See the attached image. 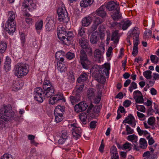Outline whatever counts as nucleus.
<instances>
[{"instance_id": "nucleus-1", "label": "nucleus", "mask_w": 159, "mask_h": 159, "mask_svg": "<svg viewBox=\"0 0 159 159\" xmlns=\"http://www.w3.org/2000/svg\"><path fill=\"white\" fill-rule=\"evenodd\" d=\"M16 116L11 106L4 105L0 107V129L5 127L6 122L15 120Z\"/></svg>"}, {"instance_id": "nucleus-2", "label": "nucleus", "mask_w": 159, "mask_h": 159, "mask_svg": "<svg viewBox=\"0 0 159 159\" xmlns=\"http://www.w3.org/2000/svg\"><path fill=\"white\" fill-rule=\"evenodd\" d=\"M43 89L44 91L40 87H37L35 89V95L34 98L38 102L42 103L45 98H48L54 94V91L53 86Z\"/></svg>"}, {"instance_id": "nucleus-3", "label": "nucleus", "mask_w": 159, "mask_h": 159, "mask_svg": "<svg viewBox=\"0 0 159 159\" xmlns=\"http://www.w3.org/2000/svg\"><path fill=\"white\" fill-rule=\"evenodd\" d=\"M13 71L18 78H22L29 73V66L26 63L18 62L14 66Z\"/></svg>"}, {"instance_id": "nucleus-4", "label": "nucleus", "mask_w": 159, "mask_h": 159, "mask_svg": "<svg viewBox=\"0 0 159 159\" xmlns=\"http://www.w3.org/2000/svg\"><path fill=\"white\" fill-rule=\"evenodd\" d=\"M57 13L58 19L60 22L66 23L68 21L69 19L68 13L63 4L59 7Z\"/></svg>"}, {"instance_id": "nucleus-5", "label": "nucleus", "mask_w": 159, "mask_h": 159, "mask_svg": "<svg viewBox=\"0 0 159 159\" xmlns=\"http://www.w3.org/2000/svg\"><path fill=\"white\" fill-rule=\"evenodd\" d=\"M68 126L71 131L73 138L77 140L80 137L82 131L76 121L68 124Z\"/></svg>"}, {"instance_id": "nucleus-6", "label": "nucleus", "mask_w": 159, "mask_h": 159, "mask_svg": "<svg viewBox=\"0 0 159 159\" xmlns=\"http://www.w3.org/2000/svg\"><path fill=\"white\" fill-rule=\"evenodd\" d=\"M99 89L97 95H95V90L93 88H90L88 91L87 96L89 99L93 100L95 104H98L100 102L102 94V91Z\"/></svg>"}, {"instance_id": "nucleus-7", "label": "nucleus", "mask_w": 159, "mask_h": 159, "mask_svg": "<svg viewBox=\"0 0 159 159\" xmlns=\"http://www.w3.org/2000/svg\"><path fill=\"white\" fill-rule=\"evenodd\" d=\"M80 62L84 68L88 69L89 68L91 62L88 60L87 55L84 50H81L80 52Z\"/></svg>"}, {"instance_id": "nucleus-8", "label": "nucleus", "mask_w": 159, "mask_h": 159, "mask_svg": "<svg viewBox=\"0 0 159 159\" xmlns=\"http://www.w3.org/2000/svg\"><path fill=\"white\" fill-rule=\"evenodd\" d=\"M5 30L9 34H12L16 30L15 23L7 20L5 23Z\"/></svg>"}, {"instance_id": "nucleus-9", "label": "nucleus", "mask_w": 159, "mask_h": 159, "mask_svg": "<svg viewBox=\"0 0 159 159\" xmlns=\"http://www.w3.org/2000/svg\"><path fill=\"white\" fill-rule=\"evenodd\" d=\"M46 19L48 21L46 26V30L50 31L54 30L55 28V24H56L54 17L52 16H48Z\"/></svg>"}, {"instance_id": "nucleus-10", "label": "nucleus", "mask_w": 159, "mask_h": 159, "mask_svg": "<svg viewBox=\"0 0 159 159\" xmlns=\"http://www.w3.org/2000/svg\"><path fill=\"white\" fill-rule=\"evenodd\" d=\"M88 106L85 102L82 101L75 105L74 110L76 112H81L85 111Z\"/></svg>"}, {"instance_id": "nucleus-11", "label": "nucleus", "mask_w": 159, "mask_h": 159, "mask_svg": "<svg viewBox=\"0 0 159 159\" xmlns=\"http://www.w3.org/2000/svg\"><path fill=\"white\" fill-rule=\"evenodd\" d=\"M106 7L109 11H114L119 9V5L113 1H111L107 2L106 5Z\"/></svg>"}, {"instance_id": "nucleus-12", "label": "nucleus", "mask_w": 159, "mask_h": 159, "mask_svg": "<svg viewBox=\"0 0 159 159\" xmlns=\"http://www.w3.org/2000/svg\"><path fill=\"white\" fill-rule=\"evenodd\" d=\"M127 139L128 140L135 143V144H134V149L137 151L139 150V147L137 146L138 143L137 142L138 140V137L137 136L134 134L129 135L127 137Z\"/></svg>"}, {"instance_id": "nucleus-13", "label": "nucleus", "mask_w": 159, "mask_h": 159, "mask_svg": "<svg viewBox=\"0 0 159 159\" xmlns=\"http://www.w3.org/2000/svg\"><path fill=\"white\" fill-rule=\"evenodd\" d=\"M154 150H151V151H147L143 154V159H157V155L153 152Z\"/></svg>"}, {"instance_id": "nucleus-14", "label": "nucleus", "mask_w": 159, "mask_h": 159, "mask_svg": "<svg viewBox=\"0 0 159 159\" xmlns=\"http://www.w3.org/2000/svg\"><path fill=\"white\" fill-rule=\"evenodd\" d=\"M123 122L130 124L132 127H135L136 125L135 118L130 114H129L128 116L125 118Z\"/></svg>"}, {"instance_id": "nucleus-15", "label": "nucleus", "mask_w": 159, "mask_h": 159, "mask_svg": "<svg viewBox=\"0 0 159 159\" xmlns=\"http://www.w3.org/2000/svg\"><path fill=\"white\" fill-rule=\"evenodd\" d=\"M63 98V95L61 93H58L55 95L52 98H50L49 103L53 105L59 101L62 100Z\"/></svg>"}, {"instance_id": "nucleus-16", "label": "nucleus", "mask_w": 159, "mask_h": 159, "mask_svg": "<svg viewBox=\"0 0 159 159\" xmlns=\"http://www.w3.org/2000/svg\"><path fill=\"white\" fill-rule=\"evenodd\" d=\"M66 39H64V44L67 45H69L71 41L74 37L73 32L71 31H66Z\"/></svg>"}, {"instance_id": "nucleus-17", "label": "nucleus", "mask_w": 159, "mask_h": 159, "mask_svg": "<svg viewBox=\"0 0 159 159\" xmlns=\"http://www.w3.org/2000/svg\"><path fill=\"white\" fill-rule=\"evenodd\" d=\"M66 55L65 52L62 50H60L56 52L55 54V58L58 61L57 62H63L64 58L63 57Z\"/></svg>"}, {"instance_id": "nucleus-18", "label": "nucleus", "mask_w": 159, "mask_h": 159, "mask_svg": "<svg viewBox=\"0 0 159 159\" xmlns=\"http://www.w3.org/2000/svg\"><path fill=\"white\" fill-rule=\"evenodd\" d=\"M11 60L10 58L8 56L6 57L4 66V70L5 72H7L11 70Z\"/></svg>"}, {"instance_id": "nucleus-19", "label": "nucleus", "mask_w": 159, "mask_h": 159, "mask_svg": "<svg viewBox=\"0 0 159 159\" xmlns=\"http://www.w3.org/2000/svg\"><path fill=\"white\" fill-rule=\"evenodd\" d=\"M112 18L114 20H117L121 19L122 15L120 11V8L113 11L111 13Z\"/></svg>"}, {"instance_id": "nucleus-20", "label": "nucleus", "mask_w": 159, "mask_h": 159, "mask_svg": "<svg viewBox=\"0 0 159 159\" xmlns=\"http://www.w3.org/2000/svg\"><path fill=\"white\" fill-rule=\"evenodd\" d=\"M92 20V17L90 16H89L85 17L81 20L82 25L84 27H87L91 24Z\"/></svg>"}, {"instance_id": "nucleus-21", "label": "nucleus", "mask_w": 159, "mask_h": 159, "mask_svg": "<svg viewBox=\"0 0 159 159\" xmlns=\"http://www.w3.org/2000/svg\"><path fill=\"white\" fill-rule=\"evenodd\" d=\"M139 30L137 27H134L132 30H131L128 33V34L132 38L139 37Z\"/></svg>"}, {"instance_id": "nucleus-22", "label": "nucleus", "mask_w": 159, "mask_h": 159, "mask_svg": "<svg viewBox=\"0 0 159 159\" xmlns=\"http://www.w3.org/2000/svg\"><path fill=\"white\" fill-rule=\"evenodd\" d=\"M103 21L102 19L99 18V17L96 18L93 21V24L91 26L92 30L93 31L97 29L98 25Z\"/></svg>"}, {"instance_id": "nucleus-23", "label": "nucleus", "mask_w": 159, "mask_h": 159, "mask_svg": "<svg viewBox=\"0 0 159 159\" xmlns=\"http://www.w3.org/2000/svg\"><path fill=\"white\" fill-rule=\"evenodd\" d=\"M105 5H102L98 9H97L96 11L99 16H100L102 17H103L106 16L107 13L105 11Z\"/></svg>"}, {"instance_id": "nucleus-24", "label": "nucleus", "mask_w": 159, "mask_h": 159, "mask_svg": "<svg viewBox=\"0 0 159 159\" xmlns=\"http://www.w3.org/2000/svg\"><path fill=\"white\" fill-rule=\"evenodd\" d=\"M94 0H82L80 3L81 7H86L91 5Z\"/></svg>"}, {"instance_id": "nucleus-25", "label": "nucleus", "mask_w": 159, "mask_h": 159, "mask_svg": "<svg viewBox=\"0 0 159 159\" xmlns=\"http://www.w3.org/2000/svg\"><path fill=\"white\" fill-rule=\"evenodd\" d=\"M18 80L14 81L12 85V90L16 91L20 89L22 87V84Z\"/></svg>"}, {"instance_id": "nucleus-26", "label": "nucleus", "mask_w": 159, "mask_h": 159, "mask_svg": "<svg viewBox=\"0 0 159 159\" xmlns=\"http://www.w3.org/2000/svg\"><path fill=\"white\" fill-rule=\"evenodd\" d=\"M118 30H117L112 32L111 40V41H114L115 43H117L119 41V37L118 36Z\"/></svg>"}, {"instance_id": "nucleus-27", "label": "nucleus", "mask_w": 159, "mask_h": 159, "mask_svg": "<svg viewBox=\"0 0 159 159\" xmlns=\"http://www.w3.org/2000/svg\"><path fill=\"white\" fill-rule=\"evenodd\" d=\"M63 62H59L57 63V68L61 72H64L67 70L66 66L63 64Z\"/></svg>"}, {"instance_id": "nucleus-28", "label": "nucleus", "mask_w": 159, "mask_h": 159, "mask_svg": "<svg viewBox=\"0 0 159 159\" xmlns=\"http://www.w3.org/2000/svg\"><path fill=\"white\" fill-rule=\"evenodd\" d=\"M88 79V75L85 73L83 72L80 75L79 77L78 78L77 81L79 83L81 82H84L86 81Z\"/></svg>"}, {"instance_id": "nucleus-29", "label": "nucleus", "mask_w": 159, "mask_h": 159, "mask_svg": "<svg viewBox=\"0 0 159 159\" xmlns=\"http://www.w3.org/2000/svg\"><path fill=\"white\" fill-rule=\"evenodd\" d=\"M98 34L96 32L93 33L90 37V42L93 44H96L98 41Z\"/></svg>"}, {"instance_id": "nucleus-30", "label": "nucleus", "mask_w": 159, "mask_h": 159, "mask_svg": "<svg viewBox=\"0 0 159 159\" xmlns=\"http://www.w3.org/2000/svg\"><path fill=\"white\" fill-rule=\"evenodd\" d=\"M94 56L96 60L100 61L102 58L101 51L98 49L95 50L94 52Z\"/></svg>"}, {"instance_id": "nucleus-31", "label": "nucleus", "mask_w": 159, "mask_h": 159, "mask_svg": "<svg viewBox=\"0 0 159 159\" xmlns=\"http://www.w3.org/2000/svg\"><path fill=\"white\" fill-rule=\"evenodd\" d=\"M32 2V0H24L22 6V11H26L25 9L29 8L30 4Z\"/></svg>"}, {"instance_id": "nucleus-32", "label": "nucleus", "mask_w": 159, "mask_h": 159, "mask_svg": "<svg viewBox=\"0 0 159 159\" xmlns=\"http://www.w3.org/2000/svg\"><path fill=\"white\" fill-rule=\"evenodd\" d=\"M79 43L83 49L86 48L89 45L87 40L84 38H82L79 40Z\"/></svg>"}, {"instance_id": "nucleus-33", "label": "nucleus", "mask_w": 159, "mask_h": 159, "mask_svg": "<svg viewBox=\"0 0 159 159\" xmlns=\"http://www.w3.org/2000/svg\"><path fill=\"white\" fill-rule=\"evenodd\" d=\"M70 98V101L72 105H74L76 102L80 100V97L79 95H77L75 96H71Z\"/></svg>"}, {"instance_id": "nucleus-34", "label": "nucleus", "mask_w": 159, "mask_h": 159, "mask_svg": "<svg viewBox=\"0 0 159 159\" xmlns=\"http://www.w3.org/2000/svg\"><path fill=\"white\" fill-rule=\"evenodd\" d=\"M104 69L103 71V74L104 75V72L106 75H109V70L110 69V65L109 63H107L104 64Z\"/></svg>"}, {"instance_id": "nucleus-35", "label": "nucleus", "mask_w": 159, "mask_h": 159, "mask_svg": "<svg viewBox=\"0 0 159 159\" xmlns=\"http://www.w3.org/2000/svg\"><path fill=\"white\" fill-rule=\"evenodd\" d=\"M7 48V44L3 41H0V52L3 53L6 51Z\"/></svg>"}, {"instance_id": "nucleus-36", "label": "nucleus", "mask_w": 159, "mask_h": 159, "mask_svg": "<svg viewBox=\"0 0 159 159\" xmlns=\"http://www.w3.org/2000/svg\"><path fill=\"white\" fill-rule=\"evenodd\" d=\"M51 83L50 80L47 78H45L44 80L43 84V89L48 88L49 87H52Z\"/></svg>"}, {"instance_id": "nucleus-37", "label": "nucleus", "mask_w": 159, "mask_h": 159, "mask_svg": "<svg viewBox=\"0 0 159 159\" xmlns=\"http://www.w3.org/2000/svg\"><path fill=\"white\" fill-rule=\"evenodd\" d=\"M136 129L138 134L140 136L143 135L144 136L146 137L149 134L147 131L141 129L139 126L137 127Z\"/></svg>"}, {"instance_id": "nucleus-38", "label": "nucleus", "mask_w": 159, "mask_h": 159, "mask_svg": "<svg viewBox=\"0 0 159 159\" xmlns=\"http://www.w3.org/2000/svg\"><path fill=\"white\" fill-rule=\"evenodd\" d=\"M25 15L28 16V17L25 18V21L29 25H32L34 22V20L30 17L31 15L29 13L26 12L25 13Z\"/></svg>"}, {"instance_id": "nucleus-39", "label": "nucleus", "mask_w": 159, "mask_h": 159, "mask_svg": "<svg viewBox=\"0 0 159 159\" xmlns=\"http://www.w3.org/2000/svg\"><path fill=\"white\" fill-rule=\"evenodd\" d=\"M64 111L63 107H61V106H57L54 109V113H56V115H57V113L61 114H62Z\"/></svg>"}, {"instance_id": "nucleus-40", "label": "nucleus", "mask_w": 159, "mask_h": 159, "mask_svg": "<svg viewBox=\"0 0 159 159\" xmlns=\"http://www.w3.org/2000/svg\"><path fill=\"white\" fill-rule=\"evenodd\" d=\"M152 31L149 30H147L144 32L143 35L144 38L145 39H148L151 38Z\"/></svg>"}, {"instance_id": "nucleus-41", "label": "nucleus", "mask_w": 159, "mask_h": 159, "mask_svg": "<svg viewBox=\"0 0 159 159\" xmlns=\"http://www.w3.org/2000/svg\"><path fill=\"white\" fill-rule=\"evenodd\" d=\"M121 25L120 23L114 22L111 23V27L112 29H119L121 28Z\"/></svg>"}, {"instance_id": "nucleus-42", "label": "nucleus", "mask_w": 159, "mask_h": 159, "mask_svg": "<svg viewBox=\"0 0 159 159\" xmlns=\"http://www.w3.org/2000/svg\"><path fill=\"white\" fill-rule=\"evenodd\" d=\"M139 144L141 148L143 149L146 148L147 144L146 140L144 138H141L139 140Z\"/></svg>"}, {"instance_id": "nucleus-43", "label": "nucleus", "mask_w": 159, "mask_h": 159, "mask_svg": "<svg viewBox=\"0 0 159 159\" xmlns=\"http://www.w3.org/2000/svg\"><path fill=\"white\" fill-rule=\"evenodd\" d=\"M43 22L42 20H40L39 21H37L35 24L36 30L38 32V30H41L43 27Z\"/></svg>"}, {"instance_id": "nucleus-44", "label": "nucleus", "mask_w": 159, "mask_h": 159, "mask_svg": "<svg viewBox=\"0 0 159 159\" xmlns=\"http://www.w3.org/2000/svg\"><path fill=\"white\" fill-rule=\"evenodd\" d=\"M79 117L83 124H85L86 123L87 115L85 113H83L81 114L79 116Z\"/></svg>"}, {"instance_id": "nucleus-45", "label": "nucleus", "mask_w": 159, "mask_h": 159, "mask_svg": "<svg viewBox=\"0 0 159 159\" xmlns=\"http://www.w3.org/2000/svg\"><path fill=\"white\" fill-rule=\"evenodd\" d=\"M66 33L65 28L62 25H59L57 28V34Z\"/></svg>"}, {"instance_id": "nucleus-46", "label": "nucleus", "mask_w": 159, "mask_h": 159, "mask_svg": "<svg viewBox=\"0 0 159 159\" xmlns=\"http://www.w3.org/2000/svg\"><path fill=\"white\" fill-rule=\"evenodd\" d=\"M131 24V22L129 20L124 21L122 26V29L123 30H126L130 26Z\"/></svg>"}, {"instance_id": "nucleus-47", "label": "nucleus", "mask_w": 159, "mask_h": 159, "mask_svg": "<svg viewBox=\"0 0 159 159\" xmlns=\"http://www.w3.org/2000/svg\"><path fill=\"white\" fill-rule=\"evenodd\" d=\"M8 14L10 15V16L8 20H9L12 22H15L14 21L16 16L15 13L13 11H10L8 12Z\"/></svg>"}, {"instance_id": "nucleus-48", "label": "nucleus", "mask_w": 159, "mask_h": 159, "mask_svg": "<svg viewBox=\"0 0 159 159\" xmlns=\"http://www.w3.org/2000/svg\"><path fill=\"white\" fill-rule=\"evenodd\" d=\"M56 114L54 113L55 121L57 123H59L62 120L63 115L62 114H60L57 113V115H56Z\"/></svg>"}, {"instance_id": "nucleus-49", "label": "nucleus", "mask_w": 159, "mask_h": 159, "mask_svg": "<svg viewBox=\"0 0 159 159\" xmlns=\"http://www.w3.org/2000/svg\"><path fill=\"white\" fill-rule=\"evenodd\" d=\"M152 72L150 70H146L143 73V76L147 79H150L151 78V74Z\"/></svg>"}, {"instance_id": "nucleus-50", "label": "nucleus", "mask_w": 159, "mask_h": 159, "mask_svg": "<svg viewBox=\"0 0 159 159\" xmlns=\"http://www.w3.org/2000/svg\"><path fill=\"white\" fill-rule=\"evenodd\" d=\"M137 88L136 83L134 82H132L130 84L128 90L130 93H132L133 89H136Z\"/></svg>"}, {"instance_id": "nucleus-51", "label": "nucleus", "mask_w": 159, "mask_h": 159, "mask_svg": "<svg viewBox=\"0 0 159 159\" xmlns=\"http://www.w3.org/2000/svg\"><path fill=\"white\" fill-rule=\"evenodd\" d=\"M131 148V144L128 142H126L123 144L122 149L123 150L128 149L130 150Z\"/></svg>"}, {"instance_id": "nucleus-52", "label": "nucleus", "mask_w": 159, "mask_h": 159, "mask_svg": "<svg viewBox=\"0 0 159 159\" xmlns=\"http://www.w3.org/2000/svg\"><path fill=\"white\" fill-rule=\"evenodd\" d=\"M85 33V28L82 27H80L78 30V36L82 37L84 34Z\"/></svg>"}, {"instance_id": "nucleus-53", "label": "nucleus", "mask_w": 159, "mask_h": 159, "mask_svg": "<svg viewBox=\"0 0 159 159\" xmlns=\"http://www.w3.org/2000/svg\"><path fill=\"white\" fill-rule=\"evenodd\" d=\"M20 37L21 46L23 47V48H24L25 41V35L24 34L22 33L20 34Z\"/></svg>"}, {"instance_id": "nucleus-54", "label": "nucleus", "mask_w": 159, "mask_h": 159, "mask_svg": "<svg viewBox=\"0 0 159 159\" xmlns=\"http://www.w3.org/2000/svg\"><path fill=\"white\" fill-rule=\"evenodd\" d=\"M150 59L152 62L153 63H157L158 60V57L155 55H152L150 56Z\"/></svg>"}, {"instance_id": "nucleus-55", "label": "nucleus", "mask_w": 159, "mask_h": 159, "mask_svg": "<svg viewBox=\"0 0 159 159\" xmlns=\"http://www.w3.org/2000/svg\"><path fill=\"white\" fill-rule=\"evenodd\" d=\"M147 139L148 140V144L149 145H151L154 143V140L152 137H150V134H149L146 137Z\"/></svg>"}, {"instance_id": "nucleus-56", "label": "nucleus", "mask_w": 159, "mask_h": 159, "mask_svg": "<svg viewBox=\"0 0 159 159\" xmlns=\"http://www.w3.org/2000/svg\"><path fill=\"white\" fill-rule=\"evenodd\" d=\"M66 33H61L59 34H57L58 38L59 39L62 41L63 43H64V39H66Z\"/></svg>"}, {"instance_id": "nucleus-57", "label": "nucleus", "mask_w": 159, "mask_h": 159, "mask_svg": "<svg viewBox=\"0 0 159 159\" xmlns=\"http://www.w3.org/2000/svg\"><path fill=\"white\" fill-rule=\"evenodd\" d=\"M65 55L66 58L70 60L73 59L75 57L74 54L70 52H68Z\"/></svg>"}, {"instance_id": "nucleus-58", "label": "nucleus", "mask_w": 159, "mask_h": 159, "mask_svg": "<svg viewBox=\"0 0 159 159\" xmlns=\"http://www.w3.org/2000/svg\"><path fill=\"white\" fill-rule=\"evenodd\" d=\"M134 99L135 100L136 102L137 103H142L144 101L143 95L134 98Z\"/></svg>"}, {"instance_id": "nucleus-59", "label": "nucleus", "mask_w": 159, "mask_h": 159, "mask_svg": "<svg viewBox=\"0 0 159 159\" xmlns=\"http://www.w3.org/2000/svg\"><path fill=\"white\" fill-rule=\"evenodd\" d=\"M125 130L127 132V134H131L134 132L133 129H131L130 127L127 125H126Z\"/></svg>"}, {"instance_id": "nucleus-60", "label": "nucleus", "mask_w": 159, "mask_h": 159, "mask_svg": "<svg viewBox=\"0 0 159 159\" xmlns=\"http://www.w3.org/2000/svg\"><path fill=\"white\" fill-rule=\"evenodd\" d=\"M110 152L111 155L112 154H116L118 153L117 149L115 146H112L110 148Z\"/></svg>"}, {"instance_id": "nucleus-61", "label": "nucleus", "mask_w": 159, "mask_h": 159, "mask_svg": "<svg viewBox=\"0 0 159 159\" xmlns=\"http://www.w3.org/2000/svg\"><path fill=\"white\" fill-rule=\"evenodd\" d=\"M141 92L139 90H136L133 93V96L134 98L142 95Z\"/></svg>"}, {"instance_id": "nucleus-62", "label": "nucleus", "mask_w": 159, "mask_h": 159, "mask_svg": "<svg viewBox=\"0 0 159 159\" xmlns=\"http://www.w3.org/2000/svg\"><path fill=\"white\" fill-rule=\"evenodd\" d=\"M0 159H13L12 156L8 153L4 154Z\"/></svg>"}, {"instance_id": "nucleus-63", "label": "nucleus", "mask_w": 159, "mask_h": 159, "mask_svg": "<svg viewBox=\"0 0 159 159\" xmlns=\"http://www.w3.org/2000/svg\"><path fill=\"white\" fill-rule=\"evenodd\" d=\"M137 109L141 112H144L145 111V108L144 106L143 105H136Z\"/></svg>"}, {"instance_id": "nucleus-64", "label": "nucleus", "mask_w": 159, "mask_h": 159, "mask_svg": "<svg viewBox=\"0 0 159 159\" xmlns=\"http://www.w3.org/2000/svg\"><path fill=\"white\" fill-rule=\"evenodd\" d=\"M155 119L153 117H150L148 120V124L151 125H153L155 122Z\"/></svg>"}]
</instances>
